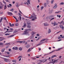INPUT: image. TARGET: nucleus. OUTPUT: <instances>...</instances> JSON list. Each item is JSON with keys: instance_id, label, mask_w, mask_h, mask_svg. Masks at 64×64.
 <instances>
[{"instance_id": "1", "label": "nucleus", "mask_w": 64, "mask_h": 64, "mask_svg": "<svg viewBox=\"0 0 64 64\" xmlns=\"http://www.w3.org/2000/svg\"><path fill=\"white\" fill-rule=\"evenodd\" d=\"M32 31V30L30 28L26 30H25L24 32V34H28L29 33V32L31 31ZM28 31V32H27Z\"/></svg>"}, {"instance_id": "2", "label": "nucleus", "mask_w": 64, "mask_h": 64, "mask_svg": "<svg viewBox=\"0 0 64 64\" xmlns=\"http://www.w3.org/2000/svg\"><path fill=\"white\" fill-rule=\"evenodd\" d=\"M32 15H32L30 17H28L27 16L26 17V18H29L30 19H32V18H34V17L36 16L35 15V14L34 13Z\"/></svg>"}, {"instance_id": "3", "label": "nucleus", "mask_w": 64, "mask_h": 64, "mask_svg": "<svg viewBox=\"0 0 64 64\" xmlns=\"http://www.w3.org/2000/svg\"><path fill=\"white\" fill-rule=\"evenodd\" d=\"M3 3H4V4H5V5H6L4 6V10H5L7 8V6H6V2H5L4 1L3 2Z\"/></svg>"}, {"instance_id": "4", "label": "nucleus", "mask_w": 64, "mask_h": 64, "mask_svg": "<svg viewBox=\"0 0 64 64\" xmlns=\"http://www.w3.org/2000/svg\"><path fill=\"white\" fill-rule=\"evenodd\" d=\"M55 6H54V7H53V8L54 9H56L57 7V4H54Z\"/></svg>"}, {"instance_id": "5", "label": "nucleus", "mask_w": 64, "mask_h": 64, "mask_svg": "<svg viewBox=\"0 0 64 64\" xmlns=\"http://www.w3.org/2000/svg\"><path fill=\"white\" fill-rule=\"evenodd\" d=\"M4 39H5V38H3L0 37V41H3Z\"/></svg>"}, {"instance_id": "6", "label": "nucleus", "mask_w": 64, "mask_h": 64, "mask_svg": "<svg viewBox=\"0 0 64 64\" xmlns=\"http://www.w3.org/2000/svg\"><path fill=\"white\" fill-rule=\"evenodd\" d=\"M28 24L27 25L28 27V28H31V26H29V25H30V23H28Z\"/></svg>"}, {"instance_id": "7", "label": "nucleus", "mask_w": 64, "mask_h": 64, "mask_svg": "<svg viewBox=\"0 0 64 64\" xmlns=\"http://www.w3.org/2000/svg\"><path fill=\"white\" fill-rule=\"evenodd\" d=\"M1 3V4H0L1 6H0V9H2V8L3 7V5L2 4V3Z\"/></svg>"}, {"instance_id": "8", "label": "nucleus", "mask_w": 64, "mask_h": 64, "mask_svg": "<svg viewBox=\"0 0 64 64\" xmlns=\"http://www.w3.org/2000/svg\"><path fill=\"white\" fill-rule=\"evenodd\" d=\"M33 37H34V36L32 35V36L30 37L29 38H30V39H33Z\"/></svg>"}, {"instance_id": "9", "label": "nucleus", "mask_w": 64, "mask_h": 64, "mask_svg": "<svg viewBox=\"0 0 64 64\" xmlns=\"http://www.w3.org/2000/svg\"><path fill=\"white\" fill-rule=\"evenodd\" d=\"M26 26V24L25 23H24V25L22 26L23 28H25Z\"/></svg>"}, {"instance_id": "10", "label": "nucleus", "mask_w": 64, "mask_h": 64, "mask_svg": "<svg viewBox=\"0 0 64 64\" xmlns=\"http://www.w3.org/2000/svg\"><path fill=\"white\" fill-rule=\"evenodd\" d=\"M10 27H12L14 26V24H12V25L10 23Z\"/></svg>"}, {"instance_id": "11", "label": "nucleus", "mask_w": 64, "mask_h": 64, "mask_svg": "<svg viewBox=\"0 0 64 64\" xmlns=\"http://www.w3.org/2000/svg\"><path fill=\"white\" fill-rule=\"evenodd\" d=\"M49 26V24H48L47 23L44 24V26Z\"/></svg>"}, {"instance_id": "12", "label": "nucleus", "mask_w": 64, "mask_h": 64, "mask_svg": "<svg viewBox=\"0 0 64 64\" xmlns=\"http://www.w3.org/2000/svg\"><path fill=\"white\" fill-rule=\"evenodd\" d=\"M8 14H9L10 15H12V13L11 12H8Z\"/></svg>"}, {"instance_id": "13", "label": "nucleus", "mask_w": 64, "mask_h": 64, "mask_svg": "<svg viewBox=\"0 0 64 64\" xmlns=\"http://www.w3.org/2000/svg\"><path fill=\"white\" fill-rule=\"evenodd\" d=\"M36 33V32H32V35H34Z\"/></svg>"}, {"instance_id": "14", "label": "nucleus", "mask_w": 64, "mask_h": 64, "mask_svg": "<svg viewBox=\"0 0 64 64\" xmlns=\"http://www.w3.org/2000/svg\"><path fill=\"white\" fill-rule=\"evenodd\" d=\"M31 51V48H30L27 51L28 52H30Z\"/></svg>"}, {"instance_id": "15", "label": "nucleus", "mask_w": 64, "mask_h": 64, "mask_svg": "<svg viewBox=\"0 0 64 64\" xmlns=\"http://www.w3.org/2000/svg\"><path fill=\"white\" fill-rule=\"evenodd\" d=\"M44 7H46L47 6V4L46 3H44Z\"/></svg>"}, {"instance_id": "16", "label": "nucleus", "mask_w": 64, "mask_h": 64, "mask_svg": "<svg viewBox=\"0 0 64 64\" xmlns=\"http://www.w3.org/2000/svg\"><path fill=\"white\" fill-rule=\"evenodd\" d=\"M53 16H50L49 17V19H51L52 18H53Z\"/></svg>"}, {"instance_id": "17", "label": "nucleus", "mask_w": 64, "mask_h": 64, "mask_svg": "<svg viewBox=\"0 0 64 64\" xmlns=\"http://www.w3.org/2000/svg\"><path fill=\"white\" fill-rule=\"evenodd\" d=\"M64 2H61L60 4V5H64Z\"/></svg>"}, {"instance_id": "18", "label": "nucleus", "mask_w": 64, "mask_h": 64, "mask_svg": "<svg viewBox=\"0 0 64 64\" xmlns=\"http://www.w3.org/2000/svg\"><path fill=\"white\" fill-rule=\"evenodd\" d=\"M46 2L47 4H49V2L48 1V0H46Z\"/></svg>"}, {"instance_id": "19", "label": "nucleus", "mask_w": 64, "mask_h": 64, "mask_svg": "<svg viewBox=\"0 0 64 64\" xmlns=\"http://www.w3.org/2000/svg\"><path fill=\"white\" fill-rule=\"evenodd\" d=\"M54 62H55V63H58V60H54Z\"/></svg>"}, {"instance_id": "20", "label": "nucleus", "mask_w": 64, "mask_h": 64, "mask_svg": "<svg viewBox=\"0 0 64 64\" xmlns=\"http://www.w3.org/2000/svg\"><path fill=\"white\" fill-rule=\"evenodd\" d=\"M54 57H56V55H53L51 57V58H54Z\"/></svg>"}, {"instance_id": "21", "label": "nucleus", "mask_w": 64, "mask_h": 64, "mask_svg": "<svg viewBox=\"0 0 64 64\" xmlns=\"http://www.w3.org/2000/svg\"><path fill=\"white\" fill-rule=\"evenodd\" d=\"M45 40H46V39H43L42 40L40 41V42H42V41H45Z\"/></svg>"}, {"instance_id": "22", "label": "nucleus", "mask_w": 64, "mask_h": 64, "mask_svg": "<svg viewBox=\"0 0 64 64\" xmlns=\"http://www.w3.org/2000/svg\"><path fill=\"white\" fill-rule=\"evenodd\" d=\"M5 35L6 36H7V35L8 36L10 35V34L6 33L5 34Z\"/></svg>"}, {"instance_id": "23", "label": "nucleus", "mask_w": 64, "mask_h": 64, "mask_svg": "<svg viewBox=\"0 0 64 64\" xmlns=\"http://www.w3.org/2000/svg\"><path fill=\"white\" fill-rule=\"evenodd\" d=\"M51 33V30L50 29H49L48 32V33Z\"/></svg>"}, {"instance_id": "24", "label": "nucleus", "mask_w": 64, "mask_h": 64, "mask_svg": "<svg viewBox=\"0 0 64 64\" xmlns=\"http://www.w3.org/2000/svg\"><path fill=\"white\" fill-rule=\"evenodd\" d=\"M42 43H43V42H40V44H37V46H39V45H41V44H42Z\"/></svg>"}, {"instance_id": "25", "label": "nucleus", "mask_w": 64, "mask_h": 64, "mask_svg": "<svg viewBox=\"0 0 64 64\" xmlns=\"http://www.w3.org/2000/svg\"><path fill=\"white\" fill-rule=\"evenodd\" d=\"M15 25L16 26H18L19 25V24L18 23H17L15 24Z\"/></svg>"}, {"instance_id": "26", "label": "nucleus", "mask_w": 64, "mask_h": 64, "mask_svg": "<svg viewBox=\"0 0 64 64\" xmlns=\"http://www.w3.org/2000/svg\"><path fill=\"white\" fill-rule=\"evenodd\" d=\"M54 2V0H52L51 1V4H53V2Z\"/></svg>"}, {"instance_id": "27", "label": "nucleus", "mask_w": 64, "mask_h": 64, "mask_svg": "<svg viewBox=\"0 0 64 64\" xmlns=\"http://www.w3.org/2000/svg\"><path fill=\"white\" fill-rule=\"evenodd\" d=\"M18 49V47H16L15 48V50H17Z\"/></svg>"}, {"instance_id": "28", "label": "nucleus", "mask_w": 64, "mask_h": 64, "mask_svg": "<svg viewBox=\"0 0 64 64\" xmlns=\"http://www.w3.org/2000/svg\"><path fill=\"white\" fill-rule=\"evenodd\" d=\"M27 3L29 4H30V0H28L27 1Z\"/></svg>"}, {"instance_id": "29", "label": "nucleus", "mask_w": 64, "mask_h": 64, "mask_svg": "<svg viewBox=\"0 0 64 64\" xmlns=\"http://www.w3.org/2000/svg\"><path fill=\"white\" fill-rule=\"evenodd\" d=\"M18 42H19V43H20V44L22 43V42H23L22 41H18Z\"/></svg>"}, {"instance_id": "30", "label": "nucleus", "mask_w": 64, "mask_h": 64, "mask_svg": "<svg viewBox=\"0 0 64 64\" xmlns=\"http://www.w3.org/2000/svg\"><path fill=\"white\" fill-rule=\"evenodd\" d=\"M19 49L20 51H21L22 49V48H19Z\"/></svg>"}, {"instance_id": "31", "label": "nucleus", "mask_w": 64, "mask_h": 64, "mask_svg": "<svg viewBox=\"0 0 64 64\" xmlns=\"http://www.w3.org/2000/svg\"><path fill=\"white\" fill-rule=\"evenodd\" d=\"M4 50H5L4 49H2V52H3L4 51Z\"/></svg>"}, {"instance_id": "32", "label": "nucleus", "mask_w": 64, "mask_h": 64, "mask_svg": "<svg viewBox=\"0 0 64 64\" xmlns=\"http://www.w3.org/2000/svg\"><path fill=\"white\" fill-rule=\"evenodd\" d=\"M12 62H15V63H16V61L15 60H13L12 61Z\"/></svg>"}, {"instance_id": "33", "label": "nucleus", "mask_w": 64, "mask_h": 64, "mask_svg": "<svg viewBox=\"0 0 64 64\" xmlns=\"http://www.w3.org/2000/svg\"><path fill=\"white\" fill-rule=\"evenodd\" d=\"M14 10V8H12L11 10L10 11L12 12H13Z\"/></svg>"}, {"instance_id": "34", "label": "nucleus", "mask_w": 64, "mask_h": 64, "mask_svg": "<svg viewBox=\"0 0 64 64\" xmlns=\"http://www.w3.org/2000/svg\"><path fill=\"white\" fill-rule=\"evenodd\" d=\"M19 12L20 13V14H22V12L19 9Z\"/></svg>"}, {"instance_id": "35", "label": "nucleus", "mask_w": 64, "mask_h": 64, "mask_svg": "<svg viewBox=\"0 0 64 64\" xmlns=\"http://www.w3.org/2000/svg\"><path fill=\"white\" fill-rule=\"evenodd\" d=\"M26 46V48H28V47H29V45H27Z\"/></svg>"}, {"instance_id": "36", "label": "nucleus", "mask_w": 64, "mask_h": 64, "mask_svg": "<svg viewBox=\"0 0 64 64\" xmlns=\"http://www.w3.org/2000/svg\"><path fill=\"white\" fill-rule=\"evenodd\" d=\"M57 17H58L59 18H60V17H61V15H60L59 16L58 15H57Z\"/></svg>"}, {"instance_id": "37", "label": "nucleus", "mask_w": 64, "mask_h": 64, "mask_svg": "<svg viewBox=\"0 0 64 64\" xmlns=\"http://www.w3.org/2000/svg\"><path fill=\"white\" fill-rule=\"evenodd\" d=\"M44 8V6L43 7V6H42L41 7V10H42V9H43V8Z\"/></svg>"}, {"instance_id": "38", "label": "nucleus", "mask_w": 64, "mask_h": 64, "mask_svg": "<svg viewBox=\"0 0 64 64\" xmlns=\"http://www.w3.org/2000/svg\"><path fill=\"white\" fill-rule=\"evenodd\" d=\"M3 45V43L2 42H0V45Z\"/></svg>"}, {"instance_id": "39", "label": "nucleus", "mask_w": 64, "mask_h": 64, "mask_svg": "<svg viewBox=\"0 0 64 64\" xmlns=\"http://www.w3.org/2000/svg\"><path fill=\"white\" fill-rule=\"evenodd\" d=\"M18 19H20V20H21V16H20L19 18H18Z\"/></svg>"}, {"instance_id": "40", "label": "nucleus", "mask_w": 64, "mask_h": 64, "mask_svg": "<svg viewBox=\"0 0 64 64\" xmlns=\"http://www.w3.org/2000/svg\"><path fill=\"white\" fill-rule=\"evenodd\" d=\"M52 64H55V62L54 61H52Z\"/></svg>"}, {"instance_id": "41", "label": "nucleus", "mask_w": 64, "mask_h": 64, "mask_svg": "<svg viewBox=\"0 0 64 64\" xmlns=\"http://www.w3.org/2000/svg\"><path fill=\"white\" fill-rule=\"evenodd\" d=\"M54 19H55L54 18H51L50 20V21H51V20H54Z\"/></svg>"}, {"instance_id": "42", "label": "nucleus", "mask_w": 64, "mask_h": 64, "mask_svg": "<svg viewBox=\"0 0 64 64\" xmlns=\"http://www.w3.org/2000/svg\"><path fill=\"white\" fill-rule=\"evenodd\" d=\"M54 51H55V50L52 51V52H50V53H53V52H54Z\"/></svg>"}, {"instance_id": "43", "label": "nucleus", "mask_w": 64, "mask_h": 64, "mask_svg": "<svg viewBox=\"0 0 64 64\" xmlns=\"http://www.w3.org/2000/svg\"><path fill=\"white\" fill-rule=\"evenodd\" d=\"M4 61H7V60L6 58H5Z\"/></svg>"}, {"instance_id": "44", "label": "nucleus", "mask_w": 64, "mask_h": 64, "mask_svg": "<svg viewBox=\"0 0 64 64\" xmlns=\"http://www.w3.org/2000/svg\"><path fill=\"white\" fill-rule=\"evenodd\" d=\"M47 60H48L47 59H46V60H45L43 62L44 63V62H46V61H47Z\"/></svg>"}, {"instance_id": "45", "label": "nucleus", "mask_w": 64, "mask_h": 64, "mask_svg": "<svg viewBox=\"0 0 64 64\" xmlns=\"http://www.w3.org/2000/svg\"><path fill=\"white\" fill-rule=\"evenodd\" d=\"M13 17H14V19H16H16L17 18H16L15 17V16H13Z\"/></svg>"}, {"instance_id": "46", "label": "nucleus", "mask_w": 64, "mask_h": 64, "mask_svg": "<svg viewBox=\"0 0 64 64\" xmlns=\"http://www.w3.org/2000/svg\"><path fill=\"white\" fill-rule=\"evenodd\" d=\"M60 28H62V27H63V25H60Z\"/></svg>"}, {"instance_id": "47", "label": "nucleus", "mask_w": 64, "mask_h": 64, "mask_svg": "<svg viewBox=\"0 0 64 64\" xmlns=\"http://www.w3.org/2000/svg\"><path fill=\"white\" fill-rule=\"evenodd\" d=\"M4 20H6V18L5 17L4 18Z\"/></svg>"}, {"instance_id": "48", "label": "nucleus", "mask_w": 64, "mask_h": 64, "mask_svg": "<svg viewBox=\"0 0 64 64\" xmlns=\"http://www.w3.org/2000/svg\"><path fill=\"white\" fill-rule=\"evenodd\" d=\"M35 20V18H33L32 19V21H34Z\"/></svg>"}, {"instance_id": "49", "label": "nucleus", "mask_w": 64, "mask_h": 64, "mask_svg": "<svg viewBox=\"0 0 64 64\" xmlns=\"http://www.w3.org/2000/svg\"><path fill=\"white\" fill-rule=\"evenodd\" d=\"M38 38L39 39H40V38H41V36H39Z\"/></svg>"}, {"instance_id": "50", "label": "nucleus", "mask_w": 64, "mask_h": 64, "mask_svg": "<svg viewBox=\"0 0 64 64\" xmlns=\"http://www.w3.org/2000/svg\"><path fill=\"white\" fill-rule=\"evenodd\" d=\"M4 57H9V56H4Z\"/></svg>"}, {"instance_id": "51", "label": "nucleus", "mask_w": 64, "mask_h": 64, "mask_svg": "<svg viewBox=\"0 0 64 64\" xmlns=\"http://www.w3.org/2000/svg\"><path fill=\"white\" fill-rule=\"evenodd\" d=\"M27 4V5H29V4H28V3H27V2L24 3V4Z\"/></svg>"}, {"instance_id": "52", "label": "nucleus", "mask_w": 64, "mask_h": 64, "mask_svg": "<svg viewBox=\"0 0 64 64\" xmlns=\"http://www.w3.org/2000/svg\"><path fill=\"white\" fill-rule=\"evenodd\" d=\"M32 60H35L36 59V58H32Z\"/></svg>"}, {"instance_id": "53", "label": "nucleus", "mask_w": 64, "mask_h": 64, "mask_svg": "<svg viewBox=\"0 0 64 64\" xmlns=\"http://www.w3.org/2000/svg\"><path fill=\"white\" fill-rule=\"evenodd\" d=\"M14 36V35H12L10 36V37H13V36Z\"/></svg>"}, {"instance_id": "54", "label": "nucleus", "mask_w": 64, "mask_h": 64, "mask_svg": "<svg viewBox=\"0 0 64 64\" xmlns=\"http://www.w3.org/2000/svg\"><path fill=\"white\" fill-rule=\"evenodd\" d=\"M62 23H63V21H62V22L60 23V24H62Z\"/></svg>"}, {"instance_id": "55", "label": "nucleus", "mask_w": 64, "mask_h": 64, "mask_svg": "<svg viewBox=\"0 0 64 64\" xmlns=\"http://www.w3.org/2000/svg\"><path fill=\"white\" fill-rule=\"evenodd\" d=\"M36 36H39V34H36Z\"/></svg>"}, {"instance_id": "56", "label": "nucleus", "mask_w": 64, "mask_h": 64, "mask_svg": "<svg viewBox=\"0 0 64 64\" xmlns=\"http://www.w3.org/2000/svg\"><path fill=\"white\" fill-rule=\"evenodd\" d=\"M48 49H49V50H50V49H51V48L50 47H49L48 48Z\"/></svg>"}, {"instance_id": "57", "label": "nucleus", "mask_w": 64, "mask_h": 64, "mask_svg": "<svg viewBox=\"0 0 64 64\" xmlns=\"http://www.w3.org/2000/svg\"><path fill=\"white\" fill-rule=\"evenodd\" d=\"M55 25H56V23H54V26H55Z\"/></svg>"}, {"instance_id": "58", "label": "nucleus", "mask_w": 64, "mask_h": 64, "mask_svg": "<svg viewBox=\"0 0 64 64\" xmlns=\"http://www.w3.org/2000/svg\"><path fill=\"white\" fill-rule=\"evenodd\" d=\"M6 2H9V1L8 0H6Z\"/></svg>"}, {"instance_id": "59", "label": "nucleus", "mask_w": 64, "mask_h": 64, "mask_svg": "<svg viewBox=\"0 0 64 64\" xmlns=\"http://www.w3.org/2000/svg\"><path fill=\"white\" fill-rule=\"evenodd\" d=\"M7 7H9V8H10V6L8 5H7Z\"/></svg>"}, {"instance_id": "60", "label": "nucleus", "mask_w": 64, "mask_h": 64, "mask_svg": "<svg viewBox=\"0 0 64 64\" xmlns=\"http://www.w3.org/2000/svg\"><path fill=\"white\" fill-rule=\"evenodd\" d=\"M60 38H61L60 37V36H59L58 38V39H59Z\"/></svg>"}, {"instance_id": "61", "label": "nucleus", "mask_w": 64, "mask_h": 64, "mask_svg": "<svg viewBox=\"0 0 64 64\" xmlns=\"http://www.w3.org/2000/svg\"><path fill=\"white\" fill-rule=\"evenodd\" d=\"M6 29H7V28H4V30H6Z\"/></svg>"}, {"instance_id": "62", "label": "nucleus", "mask_w": 64, "mask_h": 64, "mask_svg": "<svg viewBox=\"0 0 64 64\" xmlns=\"http://www.w3.org/2000/svg\"><path fill=\"white\" fill-rule=\"evenodd\" d=\"M16 7H19V6L18 5H17L16 6Z\"/></svg>"}, {"instance_id": "63", "label": "nucleus", "mask_w": 64, "mask_h": 64, "mask_svg": "<svg viewBox=\"0 0 64 64\" xmlns=\"http://www.w3.org/2000/svg\"><path fill=\"white\" fill-rule=\"evenodd\" d=\"M16 22H18V20H17V19H16Z\"/></svg>"}, {"instance_id": "64", "label": "nucleus", "mask_w": 64, "mask_h": 64, "mask_svg": "<svg viewBox=\"0 0 64 64\" xmlns=\"http://www.w3.org/2000/svg\"><path fill=\"white\" fill-rule=\"evenodd\" d=\"M39 39L38 38V39H36V41H38V40H39Z\"/></svg>"}]
</instances>
